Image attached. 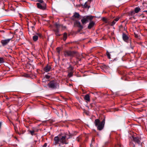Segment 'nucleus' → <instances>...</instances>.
Instances as JSON below:
<instances>
[{
  "label": "nucleus",
  "instance_id": "0eeeda50",
  "mask_svg": "<svg viewBox=\"0 0 147 147\" xmlns=\"http://www.w3.org/2000/svg\"><path fill=\"white\" fill-rule=\"evenodd\" d=\"M66 136H61L60 138V142L63 144H67L68 142L66 139Z\"/></svg>",
  "mask_w": 147,
  "mask_h": 147
},
{
  "label": "nucleus",
  "instance_id": "9d476101",
  "mask_svg": "<svg viewBox=\"0 0 147 147\" xmlns=\"http://www.w3.org/2000/svg\"><path fill=\"white\" fill-rule=\"evenodd\" d=\"M60 142V139L58 136H57L54 137V142L53 144L54 145H56L59 144V142Z\"/></svg>",
  "mask_w": 147,
  "mask_h": 147
},
{
  "label": "nucleus",
  "instance_id": "4c0bfd02",
  "mask_svg": "<svg viewBox=\"0 0 147 147\" xmlns=\"http://www.w3.org/2000/svg\"><path fill=\"white\" fill-rule=\"evenodd\" d=\"M59 48H57V52L58 53H60V50H59Z\"/></svg>",
  "mask_w": 147,
  "mask_h": 147
},
{
  "label": "nucleus",
  "instance_id": "20e7f679",
  "mask_svg": "<svg viewBox=\"0 0 147 147\" xmlns=\"http://www.w3.org/2000/svg\"><path fill=\"white\" fill-rule=\"evenodd\" d=\"M93 19V17L91 16H85L81 20V22L82 24L84 25L88 22V21H90Z\"/></svg>",
  "mask_w": 147,
  "mask_h": 147
},
{
  "label": "nucleus",
  "instance_id": "412c9836",
  "mask_svg": "<svg viewBox=\"0 0 147 147\" xmlns=\"http://www.w3.org/2000/svg\"><path fill=\"white\" fill-rule=\"evenodd\" d=\"M135 13L134 11L133 10L131 11L130 12H129L128 15L129 16H132L135 14Z\"/></svg>",
  "mask_w": 147,
  "mask_h": 147
},
{
  "label": "nucleus",
  "instance_id": "ea45409f",
  "mask_svg": "<svg viewBox=\"0 0 147 147\" xmlns=\"http://www.w3.org/2000/svg\"><path fill=\"white\" fill-rule=\"evenodd\" d=\"M144 12H145L146 13V14H147V10L146 11H144Z\"/></svg>",
  "mask_w": 147,
  "mask_h": 147
},
{
  "label": "nucleus",
  "instance_id": "dca6fc26",
  "mask_svg": "<svg viewBox=\"0 0 147 147\" xmlns=\"http://www.w3.org/2000/svg\"><path fill=\"white\" fill-rule=\"evenodd\" d=\"M84 99L85 100H86L87 101H90V98L89 95L88 94H87L86 95L84 96Z\"/></svg>",
  "mask_w": 147,
  "mask_h": 147
},
{
  "label": "nucleus",
  "instance_id": "2f4dec72",
  "mask_svg": "<svg viewBox=\"0 0 147 147\" xmlns=\"http://www.w3.org/2000/svg\"><path fill=\"white\" fill-rule=\"evenodd\" d=\"M94 139L92 138V140L91 143V144H90L91 146L92 145V144L94 143Z\"/></svg>",
  "mask_w": 147,
  "mask_h": 147
},
{
  "label": "nucleus",
  "instance_id": "473e14b6",
  "mask_svg": "<svg viewBox=\"0 0 147 147\" xmlns=\"http://www.w3.org/2000/svg\"><path fill=\"white\" fill-rule=\"evenodd\" d=\"M119 18H115L114 20V21H115V22H116L119 20Z\"/></svg>",
  "mask_w": 147,
  "mask_h": 147
},
{
  "label": "nucleus",
  "instance_id": "393cba45",
  "mask_svg": "<svg viewBox=\"0 0 147 147\" xmlns=\"http://www.w3.org/2000/svg\"><path fill=\"white\" fill-rule=\"evenodd\" d=\"M106 55L107 57L109 59H111V57H110V53L109 52H108V51H107V52H106Z\"/></svg>",
  "mask_w": 147,
  "mask_h": 147
},
{
  "label": "nucleus",
  "instance_id": "b1692460",
  "mask_svg": "<svg viewBox=\"0 0 147 147\" xmlns=\"http://www.w3.org/2000/svg\"><path fill=\"white\" fill-rule=\"evenodd\" d=\"M35 131L34 130H28V132L30 133L32 135H34V132Z\"/></svg>",
  "mask_w": 147,
  "mask_h": 147
},
{
  "label": "nucleus",
  "instance_id": "aec40b11",
  "mask_svg": "<svg viewBox=\"0 0 147 147\" xmlns=\"http://www.w3.org/2000/svg\"><path fill=\"white\" fill-rule=\"evenodd\" d=\"M67 38V33L66 32H65L63 34V40L64 41H65Z\"/></svg>",
  "mask_w": 147,
  "mask_h": 147
},
{
  "label": "nucleus",
  "instance_id": "ddd939ff",
  "mask_svg": "<svg viewBox=\"0 0 147 147\" xmlns=\"http://www.w3.org/2000/svg\"><path fill=\"white\" fill-rule=\"evenodd\" d=\"M80 15L78 13L76 12L74 13V15L72 16V20H75L74 18H80Z\"/></svg>",
  "mask_w": 147,
  "mask_h": 147
},
{
  "label": "nucleus",
  "instance_id": "bb28decb",
  "mask_svg": "<svg viewBox=\"0 0 147 147\" xmlns=\"http://www.w3.org/2000/svg\"><path fill=\"white\" fill-rule=\"evenodd\" d=\"M4 62V59L3 58L0 57V63H2Z\"/></svg>",
  "mask_w": 147,
  "mask_h": 147
},
{
  "label": "nucleus",
  "instance_id": "f257e3e1",
  "mask_svg": "<svg viewBox=\"0 0 147 147\" xmlns=\"http://www.w3.org/2000/svg\"><path fill=\"white\" fill-rule=\"evenodd\" d=\"M105 122V118L102 121L100 122L99 119H97L95 120L94 123L95 125L97 127V129L99 131L101 130L104 128Z\"/></svg>",
  "mask_w": 147,
  "mask_h": 147
},
{
  "label": "nucleus",
  "instance_id": "1a4fd4ad",
  "mask_svg": "<svg viewBox=\"0 0 147 147\" xmlns=\"http://www.w3.org/2000/svg\"><path fill=\"white\" fill-rule=\"evenodd\" d=\"M37 5L38 8L40 9L44 10L46 8V4L45 3L41 4L40 3H37Z\"/></svg>",
  "mask_w": 147,
  "mask_h": 147
},
{
  "label": "nucleus",
  "instance_id": "7ed1b4c3",
  "mask_svg": "<svg viewBox=\"0 0 147 147\" xmlns=\"http://www.w3.org/2000/svg\"><path fill=\"white\" fill-rule=\"evenodd\" d=\"M47 86L49 87L52 89H55L57 88L58 86L57 81L56 80H53L51 81L48 83Z\"/></svg>",
  "mask_w": 147,
  "mask_h": 147
},
{
  "label": "nucleus",
  "instance_id": "6e6552de",
  "mask_svg": "<svg viewBox=\"0 0 147 147\" xmlns=\"http://www.w3.org/2000/svg\"><path fill=\"white\" fill-rule=\"evenodd\" d=\"M12 38H8L6 39L1 40V42L3 46L7 45L9 43Z\"/></svg>",
  "mask_w": 147,
  "mask_h": 147
},
{
  "label": "nucleus",
  "instance_id": "58836bf2",
  "mask_svg": "<svg viewBox=\"0 0 147 147\" xmlns=\"http://www.w3.org/2000/svg\"><path fill=\"white\" fill-rule=\"evenodd\" d=\"M104 22L105 23H108V24L109 23V22L108 21V20H107V19L106 20V21H105Z\"/></svg>",
  "mask_w": 147,
  "mask_h": 147
},
{
  "label": "nucleus",
  "instance_id": "6ab92c4d",
  "mask_svg": "<svg viewBox=\"0 0 147 147\" xmlns=\"http://www.w3.org/2000/svg\"><path fill=\"white\" fill-rule=\"evenodd\" d=\"M38 36L35 35L33 36L32 39L34 41H36L38 40Z\"/></svg>",
  "mask_w": 147,
  "mask_h": 147
},
{
  "label": "nucleus",
  "instance_id": "72a5a7b5",
  "mask_svg": "<svg viewBox=\"0 0 147 147\" xmlns=\"http://www.w3.org/2000/svg\"><path fill=\"white\" fill-rule=\"evenodd\" d=\"M107 19L105 17H103L102 18V20L104 22H105V21H106V20Z\"/></svg>",
  "mask_w": 147,
  "mask_h": 147
},
{
  "label": "nucleus",
  "instance_id": "a878e982",
  "mask_svg": "<svg viewBox=\"0 0 147 147\" xmlns=\"http://www.w3.org/2000/svg\"><path fill=\"white\" fill-rule=\"evenodd\" d=\"M102 67H103V68L104 69H108L109 68V66H107V65H103L102 66Z\"/></svg>",
  "mask_w": 147,
  "mask_h": 147
},
{
  "label": "nucleus",
  "instance_id": "f704fd0d",
  "mask_svg": "<svg viewBox=\"0 0 147 147\" xmlns=\"http://www.w3.org/2000/svg\"><path fill=\"white\" fill-rule=\"evenodd\" d=\"M55 26L56 27V28H58L59 27V25L57 24H56Z\"/></svg>",
  "mask_w": 147,
  "mask_h": 147
},
{
  "label": "nucleus",
  "instance_id": "79ce46f5",
  "mask_svg": "<svg viewBox=\"0 0 147 147\" xmlns=\"http://www.w3.org/2000/svg\"><path fill=\"white\" fill-rule=\"evenodd\" d=\"M135 146V145H133V147H134Z\"/></svg>",
  "mask_w": 147,
  "mask_h": 147
},
{
  "label": "nucleus",
  "instance_id": "a19ab883",
  "mask_svg": "<svg viewBox=\"0 0 147 147\" xmlns=\"http://www.w3.org/2000/svg\"><path fill=\"white\" fill-rule=\"evenodd\" d=\"M25 76L26 77H28V74H26V75H25Z\"/></svg>",
  "mask_w": 147,
  "mask_h": 147
},
{
  "label": "nucleus",
  "instance_id": "f3484780",
  "mask_svg": "<svg viewBox=\"0 0 147 147\" xmlns=\"http://www.w3.org/2000/svg\"><path fill=\"white\" fill-rule=\"evenodd\" d=\"M74 67L71 65H70L69 67L68 68V72L73 71Z\"/></svg>",
  "mask_w": 147,
  "mask_h": 147
},
{
  "label": "nucleus",
  "instance_id": "39448f33",
  "mask_svg": "<svg viewBox=\"0 0 147 147\" xmlns=\"http://www.w3.org/2000/svg\"><path fill=\"white\" fill-rule=\"evenodd\" d=\"M122 38L123 40L125 42L127 43H130L131 41V38H130L127 35L124 33L122 34Z\"/></svg>",
  "mask_w": 147,
  "mask_h": 147
},
{
  "label": "nucleus",
  "instance_id": "f03ea898",
  "mask_svg": "<svg viewBox=\"0 0 147 147\" xmlns=\"http://www.w3.org/2000/svg\"><path fill=\"white\" fill-rule=\"evenodd\" d=\"M64 55L65 57H76L78 58L79 61L80 60V58H79L80 55L76 51H66L64 52Z\"/></svg>",
  "mask_w": 147,
  "mask_h": 147
},
{
  "label": "nucleus",
  "instance_id": "9b49d317",
  "mask_svg": "<svg viewBox=\"0 0 147 147\" xmlns=\"http://www.w3.org/2000/svg\"><path fill=\"white\" fill-rule=\"evenodd\" d=\"M74 24L76 25L77 27H78L80 29L78 30L79 32L83 29V26H82L80 24V23L79 21H76L74 23Z\"/></svg>",
  "mask_w": 147,
  "mask_h": 147
},
{
  "label": "nucleus",
  "instance_id": "7c9ffc66",
  "mask_svg": "<svg viewBox=\"0 0 147 147\" xmlns=\"http://www.w3.org/2000/svg\"><path fill=\"white\" fill-rule=\"evenodd\" d=\"M84 7L85 8H87L88 7V5L87 4V2H86L84 5Z\"/></svg>",
  "mask_w": 147,
  "mask_h": 147
},
{
  "label": "nucleus",
  "instance_id": "5701e85b",
  "mask_svg": "<svg viewBox=\"0 0 147 147\" xmlns=\"http://www.w3.org/2000/svg\"><path fill=\"white\" fill-rule=\"evenodd\" d=\"M128 43L130 44V48H131V49L133 50L134 48V46L131 43V42L130 43Z\"/></svg>",
  "mask_w": 147,
  "mask_h": 147
},
{
  "label": "nucleus",
  "instance_id": "f8f14e48",
  "mask_svg": "<svg viewBox=\"0 0 147 147\" xmlns=\"http://www.w3.org/2000/svg\"><path fill=\"white\" fill-rule=\"evenodd\" d=\"M51 65L47 64L43 68V70L46 72H48L51 70Z\"/></svg>",
  "mask_w": 147,
  "mask_h": 147
},
{
  "label": "nucleus",
  "instance_id": "4468645a",
  "mask_svg": "<svg viewBox=\"0 0 147 147\" xmlns=\"http://www.w3.org/2000/svg\"><path fill=\"white\" fill-rule=\"evenodd\" d=\"M53 30L56 36H60L61 35V34L59 33V30L58 28L54 29Z\"/></svg>",
  "mask_w": 147,
  "mask_h": 147
},
{
  "label": "nucleus",
  "instance_id": "a211bd4d",
  "mask_svg": "<svg viewBox=\"0 0 147 147\" xmlns=\"http://www.w3.org/2000/svg\"><path fill=\"white\" fill-rule=\"evenodd\" d=\"M140 10V9L139 7H137L135 8L134 11L135 13H138Z\"/></svg>",
  "mask_w": 147,
  "mask_h": 147
},
{
  "label": "nucleus",
  "instance_id": "2eb2a0df",
  "mask_svg": "<svg viewBox=\"0 0 147 147\" xmlns=\"http://www.w3.org/2000/svg\"><path fill=\"white\" fill-rule=\"evenodd\" d=\"M94 24L95 23L93 22H90L88 26V28L89 29H91L94 26Z\"/></svg>",
  "mask_w": 147,
  "mask_h": 147
},
{
  "label": "nucleus",
  "instance_id": "c85d7f7f",
  "mask_svg": "<svg viewBox=\"0 0 147 147\" xmlns=\"http://www.w3.org/2000/svg\"><path fill=\"white\" fill-rule=\"evenodd\" d=\"M36 35L38 36V37H39L40 38H41L42 37V35L40 33H37L36 34Z\"/></svg>",
  "mask_w": 147,
  "mask_h": 147
},
{
  "label": "nucleus",
  "instance_id": "e433bc0d",
  "mask_svg": "<svg viewBox=\"0 0 147 147\" xmlns=\"http://www.w3.org/2000/svg\"><path fill=\"white\" fill-rule=\"evenodd\" d=\"M47 145V144L46 143H45L43 146V147H46Z\"/></svg>",
  "mask_w": 147,
  "mask_h": 147
},
{
  "label": "nucleus",
  "instance_id": "4be33fe9",
  "mask_svg": "<svg viewBox=\"0 0 147 147\" xmlns=\"http://www.w3.org/2000/svg\"><path fill=\"white\" fill-rule=\"evenodd\" d=\"M73 71L69 72L68 76L69 78L71 77L73 75Z\"/></svg>",
  "mask_w": 147,
  "mask_h": 147
},
{
  "label": "nucleus",
  "instance_id": "cd10ccee",
  "mask_svg": "<svg viewBox=\"0 0 147 147\" xmlns=\"http://www.w3.org/2000/svg\"><path fill=\"white\" fill-rule=\"evenodd\" d=\"M116 22L114 20L113 21L111 22V26H113L116 23Z\"/></svg>",
  "mask_w": 147,
  "mask_h": 147
},
{
  "label": "nucleus",
  "instance_id": "37998d69",
  "mask_svg": "<svg viewBox=\"0 0 147 147\" xmlns=\"http://www.w3.org/2000/svg\"><path fill=\"white\" fill-rule=\"evenodd\" d=\"M89 0V1H92V0Z\"/></svg>",
  "mask_w": 147,
  "mask_h": 147
},
{
  "label": "nucleus",
  "instance_id": "c9c22d12",
  "mask_svg": "<svg viewBox=\"0 0 147 147\" xmlns=\"http://www.w3.org/2000/svg\"><path fill=\"white\" fill-rule=\"evenodd\" d=\"M45 77L47 79H49L50 78V76L48 75H46L45 76Z\"/></svg>",
  "mask_w": 147,
  "mask_h": 147
},
{
  "label": "nucleus",
  "instance_id": "423d86ee",
  "mask_svg": "<svg viewBox=\"0 0 147 147\" xmlns=\"http://www.w3.org/2000/svg\"><path fill=\"white\" fill-rule=\"evenodd\" d=\"M131 139L135 143L139 144L140 143L141 138L139 137L132 136Z\"/></svg>",
  "mask_w": 147,
  "mask_h": 147
},
{
  "label": "nucleus",
  "instance_id": "c756f323",
  "mask_svg": "<svg viewBox=\"0 0 147 147\" xmlns=\"http://www.w3.org/2000/svg\"><path fill=\"white\" fill-rule=\"evenodd\" d=\"M37 1L40 2V3L42 4L45 3L42 0H37Z\"/></svg>",
  "mask_w": 147,
  "mask_h": 147
}]
</instances>
